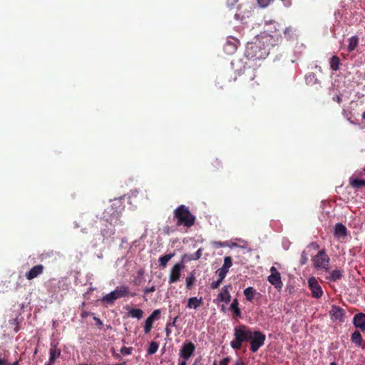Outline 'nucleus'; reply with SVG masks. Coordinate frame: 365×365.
<instances>
[{"mask_svg":"<svg viewBox=\"0 0 365 365\" xmlns=\"http://www.w3.org/2000/svg\"><path fill=\"white\" fill-rule=\"evenodd\" d=\"M103 217L106 218V221L110 225H115L120 221L121 212L120 211L117 210L113 205H111L103 212Z\"/></svg>","mask_w":365,"mask_h":365,"instance_id":"obj_7","label":"nucleus"},{"mask_svg":"<svg viewBox=\"0 0 365 365\" xmlns=\"http://www.w3.org/2000/svg\"><path fill=\"white\" fill-rule=\"evenodd\" d=\"M128 316L140 319L143 316V311L139 308H132L128 311Z\"/></svg>","mask_w":365,"mask_h":365,"instance_id":"obj_25","label":"nucleus"},{"mask_svg":"<svg viewBox=\"0 0 365 365\" xmlns=\"http://www.w3.org/2000/svg\"><path fill=\"white\" fill-rule=\"evenodd\" d=\"M351 341L357 346H362L363 339L359 330L354 331L351 336Z\"/></svg>","mask_w":365,"mask_h":365,"instance_id":"obj_23","label":"nucleus"},{"mask_svg":"<svg viewBox=\"0 0 365 365\" xmlns=\"http://www.w3.org/2000/svg\"><path fill=\"white\" fill-rule=\"evenodd\" d=\"M270 272H271V274H279V272L277 271V268L274 266H272L271 268H270Z\"/></svg>","mask_w":365,"mask_h":365,"instance_id":"obj_47","label":"nucleus"},{"mask_svg":"<svg viewBox=\"0 0 365 365\" xmlns=\"http://www.w3.org/2000/svg\"><path fill=\"white\" fill-rule=\"evenodd\" d=\"M91 314V313L89 312H86V311H83L82 312V313L81 314V317L82 318H86L88 316H89Z\"/></svg>","mask_w":365,"mask_h":365,"instance_id":"obj_49","label":"nucleus"},{"mask_svg":"<svg viewBox=\"0 0 365 365\" xmlns=\"http://www.w3.org/2000/svg\"><path fill=\"white\" fill-rule=\"evenodd\" d=\"M257 48V46H252V47H251L252 49H255V48Z\"/></svg>","mask_w":365,"mask_h":365,"instance_id":"obj_56","label":"nucleus"},{"mask_svg":"<svg viewBox=\"0 0 365 365\" xmlns=\"http://www.w3.org/2000/svg\"><path fill=\"white\" fill-rule=\"evenodd\" d=\"M230 310H231L233 312L234 318L241 317L242 314H241V311L239 308V302H238L237 299H233L232 302L230 304Z\"/></svg>","mask_w":365,"mask_h":365,"instance_id":"obj_21","label":"nucleus"},{"mask_svg":"<svg viewBox=\"0 0 365 365\" xmlns=\"http://www.w3.org/2000/svg\"><path fill=\"white\" fill-rule=\"evenodd\" d=\"M212 165L216 168H219L220 167H222V162L219 159L216 158L213 160Z\"/></svg>","mask_w":365,"mask_h":365,"instance_id":"obj_42","label":"nucleus"},{"mask_svg":"<svg viewBox=\"0 0 365 365\" xmlns=\"http://www.w3.org/2000/svg\"><path fill=\"white\" fill-rule=\"evenodd\" d=\"M61 349H57L56 345H51L49 350V359L46 363L53 365L56 360L61 356Z\"/></svg>","mask_w":365,"mask_h":365,"instance_id":"obj_18","label":"nucleus"},{"mask_svg":"<svg viewBox=\"0 0 365 365\" xmlns=\"http://www.w3.org/2000/svg\"><path fill=\"white\" fill-rule=\"evenodd\" d=\"M230 361V357H225L222 359L219 364H217L216 362H214L213 365H228Z\"/></svg>","mask_w":365,"mask_h":365,"instance_id":"obj_40","label":"nucleus"},{"mask_svg":"<svg viewBox=\"0 0 365 365\" xmlns=\"http://www.w3.org/2000/svg\"><path fill=\"white\" fill-rule=\"evenodd\" d=\"M244 294L247 301L252 302L255 295H259V293H258L252 287H248L244 290Z\"/></svg>","mask_w":365,"mask_h":365,"instance_id":"obj_22","label":"nucleus"},{"mask_svg":"<svg viewBox=\"0 0 365 365\" xmlns=\"http://www.w3.org/2000/svg\"><path fill=\"white\" fill-rule=\"evenodd\" d=\"M0 365H9V359L6 355L0 354ZM10 365H19V361H16Z\"/></svg>","mask_w":365,"mask_h":365,"instance_id":"obj_33","label":"nucleus"},{"mask_svg":"<svg viewBox=\"0 0 365 365\" xmlns=\"http://www.w3.org/2000/svg\"><path fill=\"white\" fill-rule=\"evenodd\" d=\"M161 311L160 309H155L153 313L146 319L144 326V331L145 334L150 333L153 327V324L155 320L160 317Z\"/></svg>","mask_w":365,"mask_h":365,"instance_id":"obj_11","label":"nucleus"},{"mask_svg":"<svg viewBox=\"0 0 365 365\" xmlns=\"http://www.w3.org/2000/svg\"><path fill=\"white\" fill-rule=\"evenodd\" d=\"M195 351V346L192 342H185L180 350V357L183 359L184 361H187L192 355H193Z\"/></svg>","mask_w":365,"mask_h":365,"instance_id":"obj_9","label":"nucleus"},{"mask_svg":"<svg viewBox=\"0 0 365 365\" xmlns=\"http://www.w3.org/2000/svg\"><path fill=\"white\" fill-rule=\"evenodd\" d=\"M235 365H245V362L240 359L235 362Z\"/></svg>","mask_w":365,"mask_h":365,"instance_id":"obj_52","label":"nucleus"},{"mask_svg":"<svg viewBox=\"0 0 365 365\" xmlns=\"http://www.w3.org/2000/svg\"><path fill=\"white\" fill-rule=\"evenodd\" d=\"M174 217L177 219V225L190 227L195 224V217L190 212L189 208L181 205L174 210Z\"/></svg>","mask_w":365,"mask_h":365,"instance_id":"obj_2","label":"nucleus"},{"mask_svg":"<svg viewBox=\"0 0 365 365\" xmlns=\"http://www.w3.org/2000/svg\"><path fill=\"white\" fill-rule=\"evenodd\" d=\"M346 227L341 223H336L334 227V236L336 238H344L347 236Z\"/></svg>","mask_w":365,"mask_h":365,"instance_id":"obj_17","label":"nucleus"},{"mask_svg":"<svg viewBox=\"0 0 365 365\" xmlns=\"http://www.w3.org/2000/svg\"><path fill=\"white\" fill-rule=\"evenodd\" d=\"M216 273L217 274L218 277H219L218 280H220L221 282H222L224 280V279L225 278V277L227 274V272L220 268L217 270Z\"/></svg>","mask_w":365,"mask_h":365,"instance_id":"obj_34","label":"nucleus"},{"mask_svg":"<svg viewBox=\"0 0 365 365\" xmlns=\"http://www.w3.org/2000/svg\"><path fill=\"white\" fill-rule=\"evenodd\" d=\"M179 365H186V361L182 360L179 363Z\"/></svg>","mask_w":365,"mask_h":365,"instance_id":"obj_54","label":"nucleus"},{"mask_svg":"<svg viewBox=\"0 0 365 365\" xmlns=\"http://www.w3.org/2000/svg\"><path fill=\"white\" fill-rule=\"evenodd\" d=\"M356 174L357 175V177H363V176H365V168H363L362 170H358L356 172Z\"/></svg>","mask_w":365,"mask_h":365,"instance_id":"obj_44","label":"nucleus"},{"mask_svg":"<svg viewBox=\"0 0 365 365\" xmlns=\"http://www.w3.org/2000/svg\"><path fill=\"white\" fill-rule=\"evenodd\" d=\"M330 365H337V364H336V362H334H334H331V363L330 364Z\"/></svg>","mask_w":365,"mask_h":365,"instance_id":"obj_57","label":"nucleus"},{"mask_svg":"<svg viewBox=\"0 0 365 365\" xmlns=\"http://www.w3.org/2000/svg\"><path fill=\"white\" fill-rule=\"evenodd\" d=\"M196 278L195 276V272H192L186 278V288L187 289H191L194 283L195 282Z\"/></svg>","mask_w":365,"mask_h":365,"instance_id":"obj_28","label":"nucleus"},{"mask_svg":"<svg viewBox=\"0 0 365 365\" xmlns=\"http://www.w3.org/2000/svg\"><path fill=\"white\" fill-rule=\"evenodd\" d=\"M329 313L332 319L339 320L341 322L344 321V317L345 312L340 307L333 305Z\"/></svg>","mask_w":365,"mask_h":365,"instance_id":"obj_14","label":"nucleus"},{"mask_svg":"<svg viewBox=\"0 0 365 365\" xmlns=\"http://www.w3.org/2000/svg\"><path fill=\"white\" fill-rule=\"evenodd\" d=\"M259 6L262 8L267 7L272 0H257Z\"/></svg>","mask_w":365,"mask_h":365,"instance_id":"obj_37","label":"nucleus"},{"mask_svg":"<svg viewBox=\"0 0 365 365\" xmlns=\"http://www.w3.org/2000/svg\"><path fill=\"white\" fill-rule=\"evenodd\" d=\"M232 257L230 256H226L224 258V264H223L222 267H221V269H222L228 272L229 269L232 267Z\"/></svg>","mask_w":365,"mask_h":365,"instance_id":"obj_30","label":"nucleus"},{"mask_svg":"<svg viewBox=\"0 0 365 365\" xmlns=\"http://www.w3.org/2000/svg\"><path fill=\"white\" fill-rule=\"evenodd\" d=\"M43 271L44 266L43 264H37L34 266L29 272H27L25 277L28 280H32L41 274Z\"/></svg>","mask_w":365,"mask_h":365,"instance_id":"obj_13","label":"nucleus"},{"mask_svg":"<svg viewBox=\"0 0 365 365\" xmlns=\"http://www.w3.org/2000/svg\"><path fill=\"white\" fill-rule=\"evenodd\" d=\"M312 261L314 268L317 269H322L326 272L329 270L330 259L326 254L324 250H319V252L314 257Z\"/></svg>","mask_w":365,"mask_h":365,"instance_id":"obj_5","label":"nucleus"},{"mask_svg":"<svg viewBox=\"0 0 365 365\" xmlns=\"http://www.w3.org/2000/svg\"><path fill=\"white\" fill-rule=\"evenodd\" d=\"M172 257V255H165L160 257L159 259L160 265L162 267H165Z\"/></svg>","mask_w":365,"mask_h":365,"instance_id":"obj_32","label":"nucleus"},{"mask_svg":"<svg viewBox=\"0 0 365 365\" xmlns=\"http://www.w3.org/2000/svg\"><path fill=\"white\" fill-rule=\"evenodd\" d=\"M142 283V278H140V277H136L134 280V284L135 285H137V286H139Z\"/></svg>","mask_w":365,"mask_h":365,"instance_id":"obj_46","label":"nucleus"},{"mask_svg":"<svg viewBox=\"0 0 365 365\" xmlns=\"http://www.w3.org/2000/svg\"><path fill=\"white\" fill-rule=\"evenodd\" d=\"M202 249L200 248L197 250V251L190 255H185V258H186L188 261L191 260H197L199 259L202 256Z\"/></svg>","mask_w":365,"mask_h":365,"instance_id":"obj_29","label":"nucleus"},{"mask_svg":"<svg viewBox=\"0 0 365 365\" xmlns=\"http://www.w3.org/2000/svg\"><path fill=\"white\" fill-rule=\"evenodd\" d=\"M232 287L231 284L225 285L219 293L217 296L218 300L220 302L228 304L231 299V295L230 294V290L232 289Z\"/></svg>","mask_w":365,"mask_h":365,"instance_id":"obj_15","label":"nucleus"},{"mask_svg":"<svg viewBox=\"0 0 365 365\" xmlns=\"http://www.w3.org/2000/svg\"><path fill=\"white\" fill-rule=\"evenodd\" d=\"M137 274H138L137 277L143 278V276L144 274V270L143 269H140L138 271Z\"/></svg>","mask_w":365,"mask_h":365,"instance_id":"obj_50","label":"nucleus"},{"mask_svg":"<svg viewBox=\"0 0 365 365\" xmlns=\"http://www.w3.org/2000/svg\"><path fill=\"white\" fill-rule=\"evenodd\" d=\"M159 344L156 341H152L148 349V354L150 355L154 354L157 352Z\"/></svg>","mask_w":365,"mask_h":365,"instance_id":"obj_31","label":"nucleus"},{"mask_svg":"<svg viewBox=\"0 0 365 365\" xmlns=\"http://www.w3.org/2000/svg\"><path fill=\"white\" fill-rule=\"evenodd\" d=\"M267 53L264 52V54H261L259 56H257V54H255V56H256V58H262V57H264V56H267Z\"/></svg>","mask_w":365,"mask_h":365,"instance_id":"obj_53","label":"nucleus"},{"mask_svg":"<svg viewBox=\"0 0 365 365\" xmlns=\"http://www.w3.org/2000/svg\"><path fill=\"white\" fill-rule=\"evenodd\" d=\"M308 261V257L305 251H303L301 255L300 263L301 264H305Z\"/></svg>","mask_w":365,"mask_h":365,"instance_id":"obj_38","label":"nucleus"},{"mask_svg":"<svg viewBox=\"0 0 365 365\" xmlns=\"http://www.w3.org/2000/svg\"><path fill=\"white\" fill-rule=\"evenodd\" d=\"M252 332V330L245 324L235 327L234 329L235 339L230 342L231 347L235 350H239L243 342L249 341Z\"/></svg>","mask_w":365,"mask_h":365,"instance_id":"obj_1","label":"nucleus"},{"mask_svg":"<svg viewBox=\"0 0 365 365\" xmlns=\"http://www.w3.org/2000/svg\"><path fill=\"white\" fill-rule=\"evenodd\" d=\"M222 282H221L220 280H217L215 282H212L211 284H210V287L212 289H216L217 288H219V287L220 286L221 283Z\"/></svg>","mask_w":365,"mask_h":365,"instance_id":"obj_41","label":"nucleus"},{"mask_svg":"<svg viewBox=\"0 0 365 365\" xmlns=\"http://www.w3.org/2000/svg\"><path fill=\"white\" fill-rule=\"evenodd\" d=\"M284 34L287 38H291L293 35V29L291 26L287 27L284 31Z\"/></svg>","mask_w":365,"mask_h":365,"instance_id":"obj_35","label":"nucleus"},{"mask_svg":"<svg viewBox=\"0 0 365 365\" xmlns=\"http://www.w3.org/2000/svg\"><path fill=\"white\" fill-rule=\"evenodd\" d=\"M155 291V286H152L150 287H145L144 289V293L145 294H147L148 293L154 292Z\"/></svg>","mask_w":365,"mask_h":365,"instance_id":"obj_43","label":"nucleus"},{"mask_svg":"<svg viewBox=\"0 0 365 365\" xmlns=\"http://www.w3.org/2000/svg\"><path fill=\"white\" fill-rule=\"evenodd\" d=\"M269 282L272 284L277 289H281L283 287V283L281 279L280 273L275 274H270L268 277Z\"/></svg>","mask_w":365,"mask_h":365,"instance_id":"obj_16","label":"nucleus"},{"mask_svg":"<svg viewBox=\"0 0 365 365\" xmlns=\"http://www.w3.org/2000/svg\"><path fill=\"white\" fill-rule=\"evenodd\" d=\"M129 294L130 289L128 287L119 286L109 294L103 297L101 301L103 304L113 305L116 299L128 296Z\"/></svg>","mask_w":365,"mask_h":365,"instance_id":"obj_3","label":"nucleus"},{"mask_svg":"<svg viewBox=\"0 0 365 365\" xmlns=\"http://www.w3.org/2000/svg\"><path fill=\"white\" fill-rule=\"evenodd\" d=\"M353 324L356 329L365 333V314L363 312L356 313L352 320Z\"/></svg>","mask_w":365,"mask_h":365,"instance_id":"obj_12","label":"nucleus"},{"mask_svg":"<svg viewBox=\"0 0 365 365\" xmlns=\"http://www.w3.org/2000/svg\"><path fill=\"white\" fill-rule=\"evenodd\" d=\"M330 68L332 71H336L339 69L340 59L337 56H333L329 61Z\"/></svg>","mask_w":365,"mask_h":365,"instance_id":"obj_26","label":"nucleus"},{"mask_svg":"<svg viewBox=\"0 0 365 365\" xmlns=\"http://www.w3.org/2000/svg\"><path fill=\"white\" fill-rule=\"evenodd\" d=\"M359 43V38L357 36H353L349 39V45L347 49L351 52L356 49Z\"/></svg>","mask_w":365,"mask_h":365,"instance_id":"obj_24","label":"nucleus"},{"mask_svg":"<svg viewBox=\"0 0 365 365\" xmlns=\"http://www.w3.org/2000/svg\"><path fill=\"white\" fill-rule=\"evenodd\" d=\"M177 319H178V317H175L173 321L172 322L168 323L167 325L169 326V327H170V326L175 327V324H176Z\"/></svg>","mask_w":365,"mask_h":365,"instance_id":"obj_48","label":"nucleus"},{"mask_svg":"<svg viewBox=\"0 0 365 365\" xmlns=\"http://www.w3.org/2000/svg\"><path fill=\"white\" fill-rule=\"evenodd\" d=\"M343 273L342 269H334L329 273V276L326 277V279L331 282H336L342 278Z\"/></svg>","mask_w":365,"mask_h":365,"instance_id":"obj_20","label":"nucleus"},{"mask_svg":"<svg viewBox=\"0 0 365 365\" xmlns=\"http://www.w3.org/2000/svg\"><path fill=\"white\" fill-rule=\"evenodd\" d=\"M239 76L241 78L242 81L245 83H248L246 86V88L248 91H255L259 86L257 81H255L256 75L254 70L250 68H245L242 73L239 74Z\"/></svg>","mask_w":365,"mask_h":365,"instance_id":"obj_4","label":"nucleus"},{"mask_svg":"<svg viewBox=\"0 0 365 365\" xmlns=\"http://www.w3.org/2000/svg\"><path fill=\"white\" fill-rule=\"evenodd\" d=\"M93 319L96 322V325H97L98 327L101 328V327H102V325H103V322H102V321H101L99 318L96 317H93Z\"/></svg>","mask_w":365,"mask_h":365,"instance_id":"obj_45","label":"nucleus"},{"mask_svg":"<svg viewBox=\"0 0 365 365\" xmlns=\"http://www.w3.org/2000/svg\"><path fill=\"white\" fill-rule=\"evenodd\" d=\"M165 332H166V336L168 337L170 334H171V330L170 329V327L166 325V328H165Z\"/></svg>","mask_w":365,"mask_h":365,"instance_id":"obj_51","label":"nucleus"},{"mask_svg":"<svg viewBox=\"0 0 365 365\" xmlns=\"http://www.w3.org/2000/svg\"><path fill=\"white\" fill-rule=\"evenodd\" d=\"M349 185L354 189H360L365 187V180L359 179L358 177L354 178L352 176L349 178Z\"/></svg>","mask_w":365,"mask_h":365,"instance_id":"obj_19","label":"nucleus"},{"mask_svg":"<svg viewBox=\"0 0 365 365\" xmlns=\"http://www.w3.org/2000/svg\"><path fill=\"white\" fill-rule=\"evenodd\" d=\"M45 365H53V364L46 363Z\"/></svg>","mask_w":365,"mask_h":365,"instance_id":"obj_59","label":"nucleus"},{"mask_svg":"<svg viewBox=\"0 0 365 365\" xmlns=\"http://www.w3.org/2000/svg\"><path fill=\"white\" fill-rule=\"evenodd\" d=\"M184 267L185 265L181 262L177 263L173 267L169 277L170 284L175 283L180 279V272L184 269Z\"/></svg>","mask_w":365,"mask_h":365,"instance_id":"obj_10","label":"nucleus"},{"mask_svg":"<svg viewBox=\"0 0 365 365\" xmlns=\"http://www.w3.org/2000/svg\"><path fill=\"white\" fill-rule=\"evenodd\" d=\"M266 336L260 331H254L251 335L250 349L252 353L257 352L264 344Z\"/></svg>","mask_w":365,"mask_h":365,"instance_id":"obj_6","label":"nucleus"},{"mask_svg":"<svg viewBox=\"0 0 365 365\" xmlns=\"http://www.w3.org/2000/svg\"><path fill=\"white\" fill-rule=\"evenodd\" d=\"M316 80V76L314 73H310L306 76V81L307 83H310L312 81Z\"/></svg>","mask_w":365,"mask_h":365,"instance_id":"obj_39","label":"nucleus"},{"mask_svg":"<svg viewBox=\"0 0 365 365\" xmlns=\"http://www.w3.org/2000/svg\"><path fill=\"white\" fill-rule=\"evenodd\" d=\"M132 349L131 347L123 346L120 351L123 355H130L131 354Z\"/></svg>","mask_w":365,"mask_h":365,"instance_id":"obj_36","label":"nucleus"},{"mask_svg":"<svg viewBox=\"0 0 365 365\" xmlns=\"http://www.w3.org/2000/svg\"><path fill=\"white\" fill-rule=\"evenodd\" d=\"M18 331H19V327H16L15 328V332H17Z\"/></svg>","mask_w":365,"mask_h":365,"instance_id":"obj_58","label":"nucleus"},{"mask_svg":"<svg viewBox=\"0 0 365 365\" xmlns=\"http://www.w3.org/2000/svg\"><path fill=\"white\" fill-rule=\"evenodd\" d=\"M361 117L364 120H365V111L363 112L362 115H361Z\"/></svg>","mask_w":365,"mask_h":365,"instance_id":"obj_55","label":"nucleus"},{"mask_svg":"<svg viewBox=\"0 0 365 365\" xmlns=\"http://www.w3.org/2000/svg\"><path fill=\"white\" fill-rule=\"evenodd\" d=\"M202 303V299H197L195 297H191L188 299L187 307L197 309Z\"/></svg>","mask_w":365,"mask_h":365,"instance_id":"obj_27","label":"nucleus"},{"mask_svg":"<svg viewBox=\"0 0 365 365\" xmlns=\"http://www.w3.org/2000/svg\"><path fill=\"white\" fill-rule=\"evenodd\" d=\"M308 286L314 298L319 299L323 294L322 287L314 277L308 279Z\"/></svg>","mask_w":365,"mask_h":365,"instance_id":"obj_8","label":"nucleus"}]
</instances>
